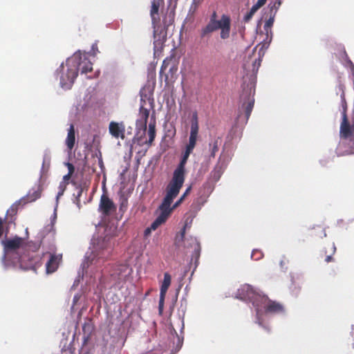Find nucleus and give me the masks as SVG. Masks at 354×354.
<instances>
[{"mask_svg":"<svg viewBox=\"0 0 354 354\" xmlns=\"http://www.w3.org/2000/svg\"><path fill=\"white\" fill-rule=\"evenodd\" d=\"M93 70V64L85 55L77 52L67 59L66 66L62 64L57 70L59 75L60 85L62 88L69 89L77 77L78 71L87 73Z\"/></svg>","mask_w":354,"mask_h":354,"instance_id":"1","label":"nucleus"},{"mask_svg":"<svg viewBox=\"0 0 354 354\" xmlns=\"http://www.w3.org/2000/svg\"><path fill=\"white\" fill-rule=\"evenodd\" d=\"M164 0H153L150 10L152 27L153 28V49L154 53H160L166 39V31L174 21L175 13L173 11L167 12L161 22L159 16V9Z\"/></svg>","mask_w":354,"mask_h":354,"instance_id":"2","label":"nucleus"},{"mask_svg":"<svg viewBox=\"0 0 354 354\" xmlns=\"http://www.w3.org/2000/svg\"><path fill=\"white\" fill-rule=\"evenodd\" d=\"M40 245H4V254L6 258L18 261L22 266H32L39 258L37 251Z\"/></svg>","mask_w":354,"mask_h":354,"instance_id":"3","label":"nucleus"},{"mask_svg":"<svg viewBox=\"0 0 354 354\" xmlns=\"http://www.w3.org/2000/svg\"><path fill=\"white\" fill-rule=\"evenodd\" d=\"M192 151V150L185 148V151L181 157L180 163L174 170L172 178L166 187V191L176 194L179 187H183L185 181V165Z\"/></svg>","mask_w":354,"mask_h":354,"instance_id":"4","label":"nucleus"},{"mask_svg":"<svg viewBox=\"0 0 354 354\" xmlns=\"http://www.w3.org/2000/svg\"><path fill=\"white\" fill-rule=\"evenodd\" d=\"M174 194L169 191H166V195L158 209L160 211V214L151 223L150 228L147 229L146 231L149 230H155L158 227L166 222L171 215V209L169 208V205Z\"/></svg>","mask_w":354,"mask_h":354,"instance_id":"5","label":"nucleus"},{"mask_svg":"<svg viewBox=\"0 0 354 354\" xmlns=\"http://www.w3.org/2000/svg\"><path fill=\"white\" fill-rule=\"evenodd\" d=\"M90 252H86V262L84 263L83 267H88L89 264L95 263L100 261L101 259L104 260L107 259L110 254L111 248L107 245H92L89 248Z\"/></svg>","mask_w":354,"mask_h":354,"instance_id":"6","label":"nucleus"},{"mask_svg":"<svg viewBox=\"0 0 354 354\" xmlns=\"http://www.w3.org/2000/svg\"><path fill=\"white\" fill-rule=\"evenodd\" d=\"M254 89L252 87L247 86V88H243V93L241 95V100L243 101V104L239 109L238 118H240L241 117L242 111H243L246 122L249 119L254 107Z\"/></svg>","mask_w":354,"mask_h":354,"instance_id":"7","label":"nucleus"},{"mask_svg":"<svg viewBox=\"0 0 354 354\" xmlns=\"http://www.w3.org/2000/svg\"><path fill=\"white\" fill-rule=\"evenodd\" d=\"M214 27L215 30H221L220 37L223 39L230 37L231 30V19L227 15H222L219 20H216L211 23Z\"/></svg>","mask_w":354,"mask_h":354,"instance_id":"8","label":"nucleus"},{"mask_svg":"<svg viewBox=\"0 0 354 354\" xmlns=\"http://www.w3.org/2000/svg\"><path fill=\"white\" fill-rule=\"evenodd\" d=\"M117 206L107 194L103 193L100 197L98 211L104 216H108L116 212Z\"/></svg>","mask_w":354,"mask_h":354,"instance_id":"9","label":"nucleus"},{"mask_svg":"<svg viewBox=\"0 0 354 354\" xmlns=\"http://www.w3.org/2000/svg\"><path fill=\"white\" fill-rule=\"evenodd\" d=\"M132 269L129 265L118 264L115 265L111 271V277L116 281L117 283H120L126 280L127 277L131 274Z\"/></svg>","mask_w":354,"mask_h":354,"instance_id":"10","label":"nucleus"},{"mask_svg":"<svg viewBox=\"0 0 354 354\" xmlns=\"http://www.w3.org/2000/svg\"><path fill=\"white\" fill-rule=\"evenodd\" d=\"M178 70L177 64H176L175 59L173 56L166 57L162 62L160 70V76L165 75V81L168 80L169 77V74L172 77L173 75L176 73Z\"/></svg>","mask_w":354,"mask_h":354,"instance_id":"11","label":"nucleus"},{"mask_svg":"<svg viewBox=\"0 0 354 354\" xmlns=\"http://www.w3.org/2000/svg\"><path fill=\"white\" fill-rule=\"evenodd\" d=\"M199 126H198V114L196 112L193 113L192 121H191V129H190V134L189 138V142L186 146V148L194 150L196 147V141L198 138Z\"/></svg>","mask_w":354,"mask_h":354,"instance_id":"12","label":"nucleus"},{"mask_svg":"<svg viewBox=\"0 0 354 354\" xmlns=\"http://www.w3.org/2000/svg\"><path fill=\"white\" fill-rule=\"evenodd\" d=\"M49 259L46 263V270L47 274L55 272L59 268V263L62 261V254L56 252H48Z\"/></svg>","mask_w":354,"mask_h":354,"instance_id":"13","label":"nucleus"},{"mask_svg":"<svg viewBox=\"0 0 354 354\" xmlns=\"http://www.w3.org/2000/svg\"><path fill=\"white\" fill-rule=\"evenodd\" d=\"M109 131L112 137L115 138L124 139L125 125L123 122H117L111 121L109 125Z\"/></svg>","mask_w":354,"mask_h":354,"instance_id":"14","label":"nucleus"},{"mask_svg":"<svg viewBox=\"0 0 354 354\" xmlns=\"http://www.w3.org/2000/svg\"><path fill=\"white\" fill-rule=\"evenodd\" d=\"M256 291L253 288L248 284H244L238 289L236 297L251 302L254 295H255Z\"/></svg>","mask_w":354,"mask_h":354,"instance_id":"15","label":"nucleus"},{"mask_svg":"<svg viewBox=\"0 0 354 354\" xmlns=\"http://www.w3.org/2000/svg\"><path fill=\"white\" fill-rule=\"evenodd\" d=\"M269 298L265 295H261L256 292L255 295L252 298L251 303L256 308L257 315L259 316L261 310L264 308L266 304L268 303Z\"/></svg>","mask_w":354,"mask_h":354,"instance_id":"16","label":"nucleus"},{"mask_svg":"<svg viewBox=\"0 0 354 354\" xmlns=\"http://www.w3.org/2000/svg\"><path fill=\"white\" fill-rule=\"evenodd\" d=\"M354 128L348 122L346 111L342 113V121L340 125V135L343 138H348L353 135Z\"/></svg>","mask_w":354,"mask_h":354,"instance_id":"17","label":"nucleus"},{"mask_svg":"<svg viewBox=\"0 0 354 354\" xmlns=\"http://www.w3.org/2000/svg\"><path fill=\"white\" fill-rule=\"evenodd\" d=\"M140 119L136 121V127L142 129L144 132L147 130V124L149 115V111L141 105L139 109Z\"/></svg>","mask_w":354,"mask_h":354,"instance_id":"18","label":"nucleus"},{"mask_svg":"<svg viewBox=\"0 0 354 354\" xmlns=\"http://www.w3.org/2000/svg\"><path fill=\"white\" fill-rule=\"evenodd\" d=\"M265 313L275 314L283 312V306L279 302L272 301L270 299L264 307Z\"/></svg>","mask_w":354,"mask_h":354,"instance_id":"19","label":"nucleus"},{"mask_svg":"<svg viewBox=\"0 0 354 354\" xmlns=\"http://www.w3.org/2000/svg\"><path fill=\"white\" fill-rule=\"evenodd\" d=\"M42 187L38 185L36 187H32L24 197L25 203H32L39 198L41 196Z\"/></svg>","mask_w":354,"mask_h":354,"instance_id":"20","label":"nucleus"},{"mask_svg":"<svg viewBox=\"0 0 354 354\" xmlns=\"http://www.w3.org/2000/svg\"><path fill=\"white\" fill-rule=\"evenodd\" d=\"M182 187H179V189L177 190L178 192L174 195V196H172L171 199V201H170V203H169V208L171 209V214L172 213V212L176 209L183 202V201L185 200V197L189 194L190 191H191V186H189V187L187 188V189L185 190V193L180 196V198L171 206V204L173 203V201L174 199L179 194V192L180 190Z\"/></svg>","mask_w":354,"mask_h":354,"instance_id":"21","label":"nucleus"},{"mask_svg":"<svg viewBox=\"0 0 354 354\" xmlns=\"http://www.w3.org/2000/svg\"><path fill=\"white\" fill-rule=\"evenodd\" d=\"M57 219V212L56 209H55L53 214L51 218L50 223L43 230L44 234V238H45L46 236L49 235L50 237H54L55 234V230L54 228L55 223Z\"/></svg>","mask_w":354,"mask_h":354,"instance_id":"22","label":"nucleus"},{"mask_svg":"<svg viewBox=\"0 0 354 354\" xmlns=\"http://www.w3.org/2000/svg\"><path fill=\"white\" fill-rule=\"evenodd\" d=\"M75 127L73 124H71L68 134L66 139V145L68 150L71 151L75 146Z\"/></svg>","mask_w":354,"mask_h":354,"instance_id":"23","label":"nucleus"},{"mask_svg":"<svg viewBox=\"0 0 354 354\" xmlns=\"http://www.w3.org/2000/svg\"><path fill=\"white\" fill-rule=\"evenodd\" d=\"M19 203L12 204L7 210L6 216L3 219L6 222L11 223L13 221V218L17 215L18 212V207Z\"/></svg>","mask_w":354,"mask_h":354,"instance_id":"24","label":"nucleus"},{"mask_svg":"<svg viewBox=\"0 0 354 354\" xmlns=\"http://www.w3.org/2000/svg\"><path fill=\"white\" fill-rule=\"evenodd\" d=\"M192 221H193V217H192L191 216H187L185 218V224H184L183 229L181 230L180 234V235H177V236H176V239H178V241H185V230L187 228L191 227Z\"/></svg>","mask_w":354,"mask_h":354,"instance_id":"25","label":"nucleus"},{"mask_svg":"<svg viewBox=\"0 0 354 354\" xmlns=\"http://www.w3.org/2000/svg\"><path fill=\"white\" fill-rule=\"evenodd\" d=\"M214 27L211 23H207L206 26L203 27L200 31V37L203 38H209L212 34L215 32Z\"/></svg>","mask_w":354,"mask_h":354,"instance_id":"26","label":"nucleus"},{"mask_svg":"<svg viewBox=\"0 0 354 354\" xmlns=\"http://www.w3.org/2000/svg\"><path fill=\"white\" fill-rule=\"evenodd\" d=\"M221 142V138L217 137L212 142L209 143V150L210 151V158H214L216 153L219 149V145Z\"/></svg>","mask_w":354,"mask_h":354,"instance_id":"27","label":"nucleus"},{"mask_svg":"<svg viewBox=\"0 0 354 354\" xmlns=\"http://www.w3.org/2000/svg\"><path fill=\"white\" fill-rule=\"evenodd\" d=\"M224 169L225 167L223 163L221 162V158H219L217 164L212 171V176L216 180H218L220 178Z\"/></svg>","mask_w":354,"mask_h":354,"instance_id":"28","label":"nucleus"},{"mask_svg":"<svg viewBox=\"0 0 354 354\" xmlns=\"http://www.w3.org/2000/svg\"><path fill=\"white\" fill-rule=\"evenodd\" d=\"M171 277L168 272L164 274V279L160 286V292L162 294H166L167 290L171 284Z\"/></svg>","mask_w":354,"mask_h":354,"instance_id":"29","label":"nucleus"},{"mask_svg":"<svg viewBox=\"0 0 354 354\" xmlns=\"http://www.w3.org/2000/svg\"><path fill=\"white\" fill-rule=\"evenodd\" d=\"M148 134H149V140L147 142V144L151 145L152 144V142H153L155 137H156V121H155V120L153 121H151L149 124Z\"/></svg>","mask_w":354,"mask_h":354,"instance_id":"30","label":"nucleus"},{"mask_svg":"<svg viewBox=\"0 0 354 354\" xmlns=\"http://www.w3.org/2000/svg\"><path fill=\"white\" fill-rule=\"evenodd\" d=\"M335 245H328V248H326V262L328 263L332 260V255L335 252Z\"/></svg>","mask_w":354,"mask_h":354,"instance_id":"31","label":"nucleus"},{"mask_svg":"<svg viewBox=\"0 0 354 354\" xmlns=\"http://www.w3.org/2000/svg\"><path fill=\"white\" fill-rule=\"evenodd\" d=\"M201 255V247L200 245H196L194 249L193 254L192 257V261H194L195 264H197Z\"/></svg>","mask_w":354,"mask_h":354,"instance_id":"32","label":"nucleus"},{"mask_svg":"<svg viewBox=\"0 0 354 354\" xmlns=\"http://www.w3.org/2000/svg\"><path fill=\"white\" fill-rule=\"evenodd\" d=\"M50 158L48 156L45 155L44 157V159H43L41 172L44 173L46 171H48V170L50 167Z\"/></svg>","mask_w":354,"mask_h":354,"instance_id":"33","label":"nucleus"},{"mask_svg":"<svg viewBox=\"0 0 354 354\" xmlns=\"http://www.w3.org/2000/svg\"><path fill=\"white\" fill-rule=\"evenodd\" d=\"M259 10L255 6H252L250 8V11L245 15L244 17V21L248 22L249 21L254 15V13Z\"/></svg>","mask_w":354,"mask_h":354,"instance_id":"34","label":"nucleus"},{"mask_svg":"<svg viewBox=\"0 0 354 354\" xmlns=\"http://www.w3.org/2000/svg\"><path fill=\"white\" fill-rule=\"evenodd\" d=\"M25 238L15 236L12 239L3 240L1 243H24Z\"/></svg>","mask_w":354,"mask_h":354,"instance_id":"35","label":"nucleus"},{"mask_svg":"<svg viewBox=\"0 0 354 354\" xmlns=\"http://www.w3.org/2000/svg\"><path fill=\"white\" fill-rule=\"evenodd\" d=\"M274 23V17H270L265 23L264 30L266 31V33H268V31L270 30Z\"/></svg>","mask_w":354,"mask_h":354,"instance_id":"36","label":"nucleus"},{"mask_svg":"<svg viewBox=\"0 0 354 354\" xmlns=\"http://www.w3.org/2000/svg\"><path fill=\"white\" fill-rule=\"evenodd\" d=\"M317 228L318 232L315 234V236H317L319 237H324L326 236V234L325 232V227H324V225H318L317 226Z\"/></svg>","mask_w":354,"mask_h":354,"instance_id":"37","label":"nucleus"},{"mask_svg":"<svg viewBox=\"0 0 354 354\" xmlns=\"http://www.w3.org/2000/svg\"><path fill=\"white\" fill-rule=\"evenodd\" d=\"M6 221L0 217V239L3 236L4 233H6L8 229L5 227Z\"/></svg>","mask_w":354,"mask_h":354,"instance_id":"38","label":"nucleus"},{"mask_svg":"<svg viewBox=\"0 0 354 354\" xmlns=\"http://www.w3.org/2000/svg\"><path fill=\"white\" fill-rule=\"evenodd\" d=\"M165 295H166V294L160 293V299H159L158 308H159V311H160V313L163 310V306H164V301H165Z\"/></svg>","mask_w":354,"mask_h":354,"instance_id":"39","label":"nucleus"},{"mask_svg":"<svg viewBox=\"0 0 354 354\" xmlns=\"http://www.w3.org/2000/svg\"><path fill=\"white\" fill-rule=\"evenodd\" d=\"M261 59H260V57L254 59V61L253 62V71H254L255 70H258L259 67L261 65Z\"/></svg>","mask_w":354,"mask_h":354,"instance_id":"40","label":"nucleus"},{"mask_svg":"<svg viewBox=\"0 0 354 354\" xmlns=\"http://www.w3.org/2000/svg\"><path fill=\"white\" fill-rule=\"evenodd\" d=\"M203 0H193L192 4L191 6V9L195 10L197 9L198 6L201 3Z\"/></svg>","mask_w":354,"mask_h":354,"instance_id":"41","label":"nucleus"},{"mask_svg":"<svg viewBox=\"0 0 354 354\" xmlns=\"http://www.w3.org/2000/svg\"><path fill=\"white\" fill-rule=\"evenodd\" d=\"M266 1L267 0H258L254 6L259 9L261 7L266 4Z\"/></svg>","mask_w":354,"mask_h":354,"instance_id":"42","label":"nucleus"},{"mask_svg":"<svg viewBox=\"0 0 354 354\" xmlns=\"http://www.w3.org/2000/svg\"><path fill=\"white\" fill-rule=\"evenodd\" d=\"M217 17V12L216 11H214L210 16L209 23H212L216 20H218Z\"/></svg>","mask_w":354,"mask_h":354,"instance_id":"43","label":"nucleus"},{"mask_svg":"<svg viewBox=\"0 0 354 354\" xmlns=\"http://www.w3.org/2000/svg\"><path fill=\"white\" fill-rule=\"evenodd\" d=\"M66 166H67L68 169V173L73 174L74 173V171H75V167L73 165V164H71L70 162H67L66 163Z\"/></svg>","mask_w":354,"mask_h":354,"instance_id":"44","label":"nucleus"},{"mask_svg":"<svg viewBox=\"0 0 354 354\" xmlns=\"http://www.w3.org/2000/svg\"><path fill=\"white\" fill-rule=\"evenodd\" d=\"M256 254H257V257L256 259H259L262 257L261 252H259L258 250H253L252 253V258H253Z\"/></svg>","mask_w":354,"mask_h":354,"instance_id":"45","label":"nucleus"},{"mask_svg":"<svg viewBox=\"0 0 354 354\" xmlns=\"http://www.w3.org/2000/svg\"><path fill=\"white\" fill-rule=\"evenodd\" d=\"M258 324L259 326H262L266 331H268V333L270 332V328L269 327L266 326H263V324H262V322L260 321V319L258 318Z\"/></svg>","mask_w":354,"mask_h":354,"instance_id":"46","label":"nucleus"},{"mask_svg":"<svg viewBox=\"0 0 354 354\" xmlns=\"http://www.w3.org/2000/svg\"><path fill=\"white\" fill-rule=\"evenodd\" d=\"M72 175H73L72 174L68 173L66 175H65V176H64V180H69V179L71 178V176H72Z\"/></svg>","mask_w":354,"mask_h":354,"instance_id":"47","label":"nucleus"},{"mask_svg":"<svg viewBox=\"0 0 354 354\" xmlns=\"http://www.w3.org/2000/svg\"><path fill=\"white\" fill-rule=\"evenodd\" d=\"M82 192H83V189L82 188H80L78 189V192H77V199L78 200V198H80L82 194Z\"/></svg>","mask_w":354,"mask_h":354,"instance_id":"48","label":"nucleus"},{"mask_svg":"<svg viewBox=\"0 0 354 354\" xmlns=\"http://www.w3.org/2000/svg\"><path fill=\"white\" fill-rule=\"evenodd\" d=\"M92 50L95 52V50H97V44H93L92 46Z\"/></svg>","mask_w":354,"mask_h":354,"instance_id":"49","label":"nucleus"},{"mask_svg":"<svg viewBox=\"0 0 354 354\" xmlns=\"http://www.w3.org/2000/svg\"><path fill=\"white\" fill-rule=\"evenodd\" d=\"M344 110L346 111V102H344V104H343V111H342V113L344 111Z\"/></svg>","mask_w":354,"mask_h":354,"instance_id":"50","label":"nucleus"},{"mask_svg":"<svg viewBox=\"0 0 354 354\" xmlns=\"http://www.w3.org/2000/svg\"><path fill=\"white\" fill-rule=\"evenodd\" d=\"M64 190V189H61V191H60V192L58 193V194H57V198H58L59 196H61V195H62V194H63Z\"/></svg>","mask_w":354,"mask_h":354,"instance_id":"51","label":"nucleus"},{"mask_svg":"<svg viewBox=\"0 0 354 354\" xmlns=\"http://www.w3.org/2000/svg\"><path fill=\"white\" fill-rule=\"evenodd\" d=\"M28 230L26 229V237L28 236Z\"/></svg>","mask_w":354,"mask_h":354,"instance_id":"52","label":"nucleus"}]
</instances>
